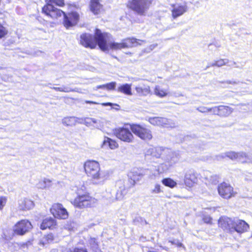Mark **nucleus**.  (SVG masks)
I'll list each match as a JSON object with an SVG mask.
<instances>
[{
  "label": "nucleus",
  "instance_id": "obj_1",
  "mask_svg": "<svg viewBox=\"0 0 252 252\" xmlns=\"http://www.w3.org/2000/svg\"><path fill=\"white\" fill-rule=\"evenodd\" d=\"M139 40L132 37L125 39L121 43L113 42L110 34L102 32L98 29H95L94 35L87 33L80 35V43L83 46L93 49L97 45L104 52L108 51L110 49L117 50L135 46L139 44L138 42Z\"/></svg>",
  "mask_w": 252,
  "mask_h": 252
},
{
  "label": "nucleus",
  "instance_id": "obj_2",
  "mask_svg": "<svg viewBox=\"0 0 252 252\" xmlns=\"http://www.w3.org/2000/svg\"><path fill=\"white\" fill-rule=\"evenodd\" d=\"M150 172L148 169L133 168L127 175L128 180L127 181L120 180L117 182L116 186L119 187V189L115 193V198L113 199L112 201L122 200L126 194L128 189L133 187L136 182L139 181L144 176L149 175Z\"/></svg>",
  "mask_w": 252,
  "mask_h": 252
},
{
  "label": "nucleus",
  "instance_id": "obj_3",
  "mask_svg": "<svg viewBox=\"0 0 252 252\" xmlns=\"http://www.w3.org/2000/svg\"><path fill=\"white\" fill-rule=\"evenodd\" d=\"M84 166L86 173L90 178L93 184H101L105 179L103 172L100 171L99 164L97 161H87Z\"/></svg>",
  "mask_w": 252,
  "mask_h": 252
},
{
  "label": "nucleus",
  "instance_id": "obj_4",
  "mask_svg": "<svg viewBox=\"0 0 252 252\" xmlns=\"http://www.w3.org/2000/svg\"><path fill=\"white\" fill-rule=\"evenodd\" d=\"M46 4L42 9V12L47 17L53 19L61 17L64 12L62 10L55 7L53 4L60 6L64 5L63 0H45Z\"/></svg>",
  "mask_w": 252,
  "mask_h": 252
},
{
  "label": "nucleus",
  "instance_id": "obj_5",
  "mask_svg": "<svg viewBox=\"0 0 252 252\" xmlns=\"http://www.w3.org/2000/svg\"><path fill=\"white\" fill-rule=\"evenodd\" d=\"M153 0H131L128 1V7L138 15L144 16L149 10Z\"/></svg>",
  "mask_w": 252,
  "mask_h": 252
},
{
  "label": "nucleus",
  "instance_id": "obj_6",
  "mask_svg": "<svg viewBox=\"0 0 252 252\" xmlns=\"http://www.w3.org/2000/svg\"><path fill=\"white\" fill-rule=\"evenodd\" d=\"M129 126L131 131L141 139L145 141L152 139L153 136L150 129L137 124H130Z\"/></svg>",
  "mask_w": 252,
  "mask_h": 252
},
{
  "label": "nucleus",
  "instance_id": "obj_7",
  "mask_svg": "<svg viewBox=\"0 0 252 252\" xmlns=\"http://www.w3.org/2000/svg\"><path fill=\"white\" fill-rule=\"evenodd\" d=\"M32 228L31 222L28 220H22L18 221L13 227L15 234L23 236L29 232Z\"/></svg>",
  "mask_w": 252,
  "mask_h": 252
},
{
  "label": "nucleus",
  "instance_id": "obj_8",
  "mask_svg": "<svg viewBox=\"0 0 252 252\" xmlns=\"http://www.w3.org/2000/svg\"><path fill=\"white\" fill-rule=\"evenodd\" d=\"M235 219H232L226 216H221L219 220L218 224L224 231L233 233L234 229Z\"/></svg>",
  "mask_w": 252,
  "mask_h": 252
},
{
  "label": "nucleus",
  "instance_id": "obj_9",
  "mask_svg": "<svg viewBox=\"0 0 252 252\" xmlns=\"http://www.w3.org/2000/svg\"><path fill=\"white\" fill-rule=\"evenodd\" d=\"M116 136L124 142L130 143L133 139V136L128 128L122 127L113 130Z\"/></svg>",
  "mask_w": 252,
  "mask_h": 252
},
{
  "label": "nucleus",
  "instance_id": "obj_10",
  "mask_svg": "<svg viewBox=\"0 0 252 252\" xmlns=\"http://www.w3.org/2000/svg\"><path fill=\"white\" fill-rule=\"evenodd\" d=\"M51 214L56 218L59 219H66L68 217V213L62 204L55 203L50 209Z\"/></svg>",
  "mask_w": 252,
  "mask_h": 252
},
{
  "label": "nucleus",
  "instance_id": "obj_11",
  "mask_svg": "<svg viewBox=\"0 0 252 252\" xmlns=\"http://www.w3.org/2000/svg\"><path fill=\"white\" fill-rule=\"evenodd\" d=\"M92 198L88 194L78 195L73 201L74 205L78 208L90 207Z\"/></svg>",
  "mask_w": 252,
  "mask_h": 252
},
{
  "label": "nucleus",
  "instance_id": "obj_12",
  "mask_svg": "<svg viewBox=\"0 0 252 252\" xmlns=\"http://www.w3.org/2000/svg\"><path fill=\"white\" fill-rule=\"evenodd\" d=\"M218 191L219 195L224 199H229L234 195L233 188L225 182L218 185Z\"/></svg>",
  "mask_w": 252,
  "mask_h": 252
},
{
  "label": "nucleus",
  "instance_id": "obj_13",
  "mask_svg": "<svg viewBox=\"0 0 252 252\" xmlns=\"http://www.w3.org/2000/svg\"><path fill=\"white\" fill-rule=\"evenodd\" d=\"M150 124L154 126H161L163 127H174L175 124L171 119L164 117H155L149 119Z\"/></svg>",
  "mask_w": 252,
  "mask_h": 252
},
{
  "label": "nucleus",
  "instance_id": "obj_14",
  "mask_svg": "<svg viewBox=\"0 0 252 252\" xmlns=\"http://www.w3.org/2000/svg\"><path fill=\"white\" fill-rule=\"evenodd\" d=\"M63 16V24L66 29L76 25L79 19V15L76 12H72L67 14L64 13Z\"/></svg>",
  "mask_w": 252,
  "mask_h": 252
},
{
  "label": "nucleus",
  "instance_id": "obj_15",
  "mask_svg": "<svg viewBox=\"0 0 252 252\" xmlns=\"http://www.w3.org/2000/svg\"><path fill=\"white\" fill-rule=\"evenodd\" d=\"M198 181L197 173L192 168L187 170L185 172L184 182L189 187H191Z\"/></svg>",
  "mask_w": 252,
  "mask_h": 252
},
{
  "label": "nucleus",
  "instance_id": "obj_16",
  "mask_svg": "<svg viewBox=\"0 0 252 252\" xmlns=\"http://www.w3.org/2000/svg\"><path fill=\"white\" fill-rule=\"evenodd\" d=\"M234 232L242 233L248 231L249 229V225L243 220L235 219Z\"/></svg>",
  "mask_w": 252,
  "mask_h": 252
},
{
  "label": "nucleus",
  "instance_id": "obj_17",
  "mask_svg": "<svg viewBox=\"0 0 252 252\" xmlns=\"http://www.w3.org/2000/svg\"><path fill=\"white\" fill-rule=\"evenodd\" d=\"M100 0H90L89 8L94 15L100 14L103 8V5L100 2Z\"/></svg>",
  "mask_w": 252,
  "mask_h": 252
},
{
  "label": "nucleus",
  "instance_id": "obj_18",
  "mask_svg": "<svg viewBox=\"0 0 252 252\" xmlns=\"http://www.w3.org/2000/svg\"><path fill=\"white\" fill-rule=\"evenodd\" d=\"M19 208L21 210L27 211L33 208L34 204L32 201L26 198H22L18 201Z\"/></svg>",
  "mask_w": 252,
  "mask_h": 252
},
{
  "label": "nucleus",
  "instance_id": "obj_19",
  "mask_svg": "<svg viewBox=\"0 0 252 252\" xmlns=\"http://www.w3.org/2000/svg\"><path fill=\"white\" fill-rule=\"evenodd\" d=\"M57 225L56 220L52 217H47L43 220L40 224V229L45 230L47 228L52 229L55 227Z\"/></svg>",
  "mask_w": 252,
  "mask_h": 252
},
{
  "label": "nucleus",
  "instance_id": "obj_20",
  "mask_svg": "<svg viewBox=\"0 0 252 252\" xmlns=\"http://www.w3.org/2000/svg\"><path fill=\"white\" fill-rule=\"evenodd\" d=\"M187 6L185 5H179L174 7L172 10V15L174 19H176L177 17L182 15L187 10Z\"/></svg>",
  "mask_w": 252,
  "mask_h": 252
},
{
  "label": "nucleus",
  "instance_id": "obj_21",
  "mask_svg": "<svg viewBox=\"0 0 252 252\" xmlns=\"http://www.w3.org/2000/svg\"><path fill=\"white\" fill-rule=\"evenodd\" d=\"M117 91L127 95H131V84L126 83L120 85L117 88Z\"/></svg>",
  "mask_w": 252,
  "mask_h": 252
},
{
  "label": "nucleus",
  "instance_id": "obj_22",
  "mask_svg": "<svg viewBox=\"0 0 252 252\" xmlns=\"http://www.w3.org/2000/svg\"><path fill=\"white\" fill-rule=\"evenodd\" d=\"M237 152L229 151L216 156V158L217 160H220L227 157L232 160H235L237 159Z\"/></svg>",
  "mask_w": 252,
  "mask_h": 252
},
{
  "label": "nucleus",
  "instance_id": "obj_23",
  "mask_svg": "<svg viewBox=\"0 0 252 252\" xmlns=\"http://www.w3.org/2000/svg\"><path fill=\"white\" fill-rule=\"evenodd\" d=\"M108 146L111 149H114L118 147V143L114 140L105 136L102 144V147Z\"/></svg>",
  "mask_w": 252,
  "mask_h": 252
},
{
  "label": "nucleus",
  "instance_id": "obj_24",
  "mask_svg": "<svg viewBox=\"0 0 252 252\" xmlns=\"http://www.w3.org/2000/svg\"><path fill=\"white\" fill-rule=\"evenodd\" d=\"M231 108L229 106L223 105L218 106V115L220 117H226L231 114Z\"/></svg>",
  "mask_w": 252,
  "mask_h": 252
},
{
  "label": "nucleus",
  "instance_id": "obj_25",
  "mask_svg": "<svg viewBox=\"0 0 252 252\" xmlns=\"http://www.w3.org/2000/svg\"><path fill=\"white\" fill-rule=\"evenodd\" d=\"M77 119L76 117H66L62 120V123L65 126H74L77 123Z\"/></svg>",
  "mask_w": 252,
  "mask_h": 252
},
{
  "label": "nucleus",
  "instance_id": "obj_26",
  "mask_svg": "<svg viewBox=\"0 0 252 252\" xmlns=\"http://www.w3.org/2000/svg\"><path fill=\"white\" fill-rule=\"evenodd\" d=\"M236 160L242 163L251 162L252 158L251 159L249 156L244 152H237Z\"/></svg>",
  "mask_w": 252,
  "mask_h": 252
},
{
  "label": "nucleus",
  "instance_id": "obj_27",
  "mask_svg": "<svg viewBox=\"0 0 252 252\" xmlns=\"http://www.w3.org/2000/svg\"><path fill=\"white\" fill-rule=\"evenodd\" d=\"M54 240V236L52 234L45 235L39 241V245L45 247L46 244H50Z\"/></svg>",
  "mask_w": 252,
  "mask_h": 252
},
{
  "label": "nucleus",
  "instance_id": "obj_28",
  "mask_svg": "<svg viewBox=\"0 0 252 252\" xmlns=\"http://www.w3.org/2000/svg\"><path fill=\"white\" fill-rule=\"evenodd\" d=\"M87 119L88 120L92 121V122L95 124V126H94L99 129L102 128L105 124V120L103 118H100L99 119L88 118Z\"/></svg>",
  "mask_w": 252,
  "mask_h": 252
},
{
  "label": "nucleus",
  "instance_id": "obj_29",
  "mask_svg": "<svg viewBox=\"0 0 252 252\" xmlns=\"http://www.w3.org/2000/svg\"><path fill=\"white\" fill-rule=\"evenodd\" d=\"M179 155L176 152L171 153L167 157V160L170 165H172L177 162L180 159Z\"/></svg>",
  "mask_w": 252,
  "mask_h": 252
},
{
  "label": "nucleus",
  "instance_id": "obj_30",
  "mask_svg": "<svg viewBox=\"0 0 252 252\" xmlns=\"http://www.w3.org/2000/svg\"><path fill=\"white\" fill-rule=\"evenodd\" d=\"M161 183L165 186L170 188H173L177 185V183L170 178H163L161 181Z\"/></svg>",
  "mask_w": 252,
  "mask_h": 252
},
{
  "label": "nucleus",
  "instance_id": "obj_31",
  "mask_svg": "<svg viewBox=\"0 0 252 252\" xmlns=\"http://www.w3.org/2000/svg\"><path fill=\"white\" fill-rule=\"evenodd\" d=\"M89 243L92 252H99L100 251L97 242L95 238H91L89 241Z\"/></svg>",
  "mask_w": 252,
  "mask_h": 252
},
{
  "label": "nucleus",
  "instance_id": "obj_32",
  "mask_svg": "<svg viewBox=\"0 0 252 252\" xmlns=\"http://www.w3.org/2000/svg\"><path fill=\"white\" fill-rule=\"evenodd\" d=\"M117 83L116 82H111L102 85H98L96 87L97 89H106L107 90H114L116 87Z\"/></svg>",
  "mask_w": 252,
  "mask_h": 252
},
{
  "label": "nucleus",
  "instance_id": "obj_33",
  "mask_svg": "<svg viewBox=\"0 0 252 252\" xmlns=\"http://www.w3.org/2000/svg\"><path fill=\"white\" fill-rule=\"evenodd\" d=\"M135 90L136 92L141 95H146L150 92L149 87L142 88L140 86L136 87Z\"/></svg>",
  "mask_w": 252,
  "mask_h": 252
},
{
  "label": "nucleus",
  "instance_id": "obj_34",
  "mask_svg": "<svg viewBox=\"0 0 252 252\" xmlns=\"http://www.w3.org/2000/svg\"><path fill=\"white\" fill-rule=\"evenodd\" d=\"M32 240H30L26 242H20L18 244L19 248L24 251L27 250L32 245Z\"/></svg>",
  "mask_w": 252,
  "mask_h": 252
},
{
  "label": "nucleus",
  "instance_id": "obj_35",
  "mask_svg": "<svg viewBox=\"0 0 252 252\" xmlns=\"http://www.w3.org/2000/svg\"><path fill=\"white\" fill-rule=\"evenodd\" d=\"M77 223L73 220L67 221L65 225V228L70 231H75L77 229Z\"/></svg>",
  "mask_w": 252,
  "mask_h": 252
},
{
  "label": "nucleus",
  "instance_id": "obj_36",
  "mask_svg": "<svg viewBox=\"0 0 252 252\" xmlns=\"http://www.w3.org/2000/svg\"><path fill=\"white\" fill-rule=\"evenodd\" d=\"M155 94L156 95L160 97H163L167 94L166 92L163 89H161L158 86H156L155 88Z\"/></svg>",
  "mask_w": 252,
  "mask_h": 252
},
{
  "label": "nucleus",
  "instance_id": "obj_37",
  "mask_svg": "<svg viewBox=\"0 0 252 252\" xmlns=\"http://www.w3.org/2000/svg\"><path fill=\"white\" fill-rule=\"evenodd\" d=\"M68 252H89L88 249L85 246H76L72 249H69Z\"/></svg>",
  "mask_w": 252,
  "mask_h": 252
},
{
  "label": "nucleus",
  "instance_id": "obj_38",
  "mask_svg": "<svg viewBox=\"0 0 252 252\" xmlns=\"http://www.w3.org/2000/svg\"><path fill=\"white\" fill-rule=\"evenodd\" d=\"M46 183L50 184L51 181L49 179H44V181L40 182L37 185L39 189H44L47 188Z\"/></svg>",
  "mask_w": 252,
  "mask_h": 252
},
{
  "label": "nucleus",
  "instance_id": "obj_39",
  "mask_svg": "<svg viewBox=\"0 0 252 252\" xmlns=\"http://www.w3.org/2000/svg\"><path fill=\"white\" fill-rule=\"evenodd\" d=\"M8 32L6 28L0 23V39L4 37Z\"/></svg>",
  "mask_w": 252,
  "mask_h": 252
},
{
  "label": "nucleus",
  "instance_id": "obj_40",
  "mask_svg": "<svg viewBox=\"0 0 252 252\" xmlns=\"http://www.w3.org/2000/svg\"><path fill=\"white\" fill-rule=\"evenodd\" d=\"M162 191L161 189V186L159 184H157L155 185L154 188L152 189L151 192L152 193H159Z\"/></svg>",
  "mask_w": 252,
  "mask_h": 252
},
{
  "label": "nucleus",
  "instance_id": "obj_41",
  "mask_svg": "<svg viewBox=\"0 0 252 252\" xmlns=\"http://www.w3.org/2000/svg\"><path fill=\"white\" fill-rule=\"evenodd\" d=\"M153 149H154L153 148H150L146 151L145 154V157L147 159H148V160L152 159L151 158H150V156H151V155H152V152H154Z\"/></svg>",
  "mask_w": 252,
  "mask_h": 252
},
{
  "label": "nucleus",
  "instance_id": "obj_42",
  "mask_svg": "<svg viewBox=\"0 0 252 252\" xmlns=\"http://www.w3.org/2000/svg\"><path fill=\"white\" fill-rule=\"evenodd\" d=\"M202 220L204 223L207 224H211L212 221V218L209 216H204L202 218Z\"/></svg>",
  "mask_w": 252,
  "mask_h": 252
},
{
  "label": "nucleus",
  "instance_id": "obj_43",
  "mask_svg": "<svg viewBox=\"0 0 252 252\" xmlns=\"http://www.w3.org/2000/svg\"><path fill=\"white\" fill-rule=\"evenodd\" d=\"M6 202V199L4 196L0 197V210H2L5 206Z\"/></svg>",
  "mask_w": 252,
  "mask_h": 252
},
{
  "label": "nucleus",
  "instance_id": "obj_44",
  "mask_svg": "<svg viewBox=\"0 0 252 252\" xmlns=\"http://www.w3.org/2000/svg\"><path fill=\"white\" fill-rule=\"evenodd\" d=\"M208 112H210L214 115H218V106H215L211 108L208 107Z\"/></svg>",
  "mask_w": 252,
  "mask_h": 252
},
{
  "label": "nucleus",
  "instance_id": "obj_45",
  "mask_svg": "<svg viewBox=\"0 0 252 252\" xmlns=\"http://www.w3.org/2000/svg\"><path fill=\"white\" fill-rule=\"evenodd\" d=\"M158 46V44H153L150 45L148 47L146 48L145 49L144 52L146 53H150L151 51H152L153 50H154L156 47H157Z\"/></svg>",
  "mask_w": 252,
  "mask_h": 252
},
{
  "label": "nucleus",
  "instance_id": "obj_46",
  "mask_svg": "<svg viewBox=\"0 0 252 252\" xmlns=\"http://www.w3.org/2000/svg\"><path fill=\"white\" fill-rule=\"evenodd\" d=\"M153 152H152V155H151V156H150V157H151V158H159L160 156V154L159 153V152H157V150L155 148H154L153 149Z\"/></svg>",
  "mask_w": 252,
  "mask_h": 252
},
{
  "label": "nucleus",
  "instance_id": "obj_47",
  "mask_svg": "<svg viewBox=\"0 0 252 252\" xmlns=\"http://www.w3.org/2000/svg\"><path fill=\"white\" fill-rule=\"evenodd\" d=\"M196 110L201 113H206L208 112V107L205 106H199L196 108Z\"/></svg>",
  "mask_w": 252,
  "mask_h": 252
},
{
  "label": "nucleus",
  "instance_id": "obj_48",
  "mask_svg": "<svg viewBox=\"0 0 252 252\" xmlns=\"http://www.w3.org/2000/svg\"><path fill=\"white\" fill-rule=\"evenodd\" d=\"M210 181L213 184H217L219 182V177L217 175L211 177Z\"/></svg>",
  "mask_w": 252,
  "mask_h": 252
},
{
  "label": "nucleus",
  "instance_id": "obj_49",
  "mask_svg": "<svg viewBox=\"0 0 252 252\" xmlns=\"http://www.w3.org/2000/svg\"><path fill=\"white\" fill-rule=\"evenodd\" d=\"M188 152H194V153H198L199 152L200 150L199 148L195 147L194 149H193L192 147H188L187 149Z\"/></svg>",
  "mask_w": 252,
  "mask_h": 252
},
{
  "label": "nucleus",
  "instance_id": "obj_50",
  "mask_svg": "<svg viewBox=\"0 0 252 252\" xmlns=\"http://www.w3.org/2000/svg\"><path fill=\"white\" fill-rule=\"evenodd\" d=\"M75 90L69 87L66 86H63L62 87V92L69 93L71 92H74Z\"/></svg>",
  "mask_w": 252,
  "mask_h": 252
},
{
  "label": "nucleus",
  "instance_id": "obj_51",
  "mask_svg": "<svg viewBox=\"0 0 252 252\" xmlns=\"http://www.w3.org/2000/svg\"><path fill=\"white\" fill-rule=\"evenodd\" d=\"M143 220V219L142 217H136L133 219V221L135 224H137V223L142 222Z\"/></svg>",
  "mask_w": 252,
  "mask_h": 252
},
{
  "label": "nucleus",
  "instance_id": "obj_52",
  "mask_svg": "<svg viewBox=\"0 0 252 252\" xmlns=\"http://www.w3.org/2000/svg\"><path fill=\"white\" fill-rule=\"evenodd\" d=\"M217 62V66L221 67L224 65V63L222 59H220L219 60L216 61Z\"/></svg>",
  "mask_w": 252,
  "mask_h": 252
},
{
  "label": "nucleus",
  "instance_id": "obj_53",
  "mask_svg": "<svg viewBox=\"0 0 252 252\" xmlns=\"http://www.w3.org/2000/svg\"><path fill=\"white\" fill-rule=\"evenodd\" d=\"M88 118H86L84 119V124L87 126H93L92 124V123H93L92 121L88 120L87 119Z\"/></svg>",
  "mask_w": 252,
  "mask_h": 252
},
{
  "label": "nucleus",
  "instance_id": "obj_54",
  "mask_svg": "<svg viewBox=\"0 0 252 252\" xmlns=\"http://www.w3.org/2000/svg\"><path fill=\"white\" fill-rule=\"evenodd\" d=\"M225 82L227 84H232V85H236V84H238L239 83V81H231V80H227Z\"/></svg>",
  "mask_w": 252,
  "mask_h": 252
},
{
  "label": "nucleus",
  "instance_id": "obj_55",
  "mask_svg": "<svg viewBox=\"0 0 252 252\" xmlns=\"http://www.w3.org/2000/svg\"><path fill=\"white\" fill-rule=\"evenodd\" d=\"M56 91L62 92V87H50Z\"/></svg>",
  "mask_w": 252,
  "mask_h": 252
},
{
  "label": "nucleus",
  "instance_id": "obj_56",
  "mask_svg": "<svg viewBox=\"0 0 252 252\" xmlns=\"http://www.w3.org/2000/svg\"><path fill=\"white\" fill-rule=\"evenodd\" d=\"M85 102L87 104H96V102L90 100H86Z\"/></svg>",
  "mask_w": 252,
  "mask_h": 252
},
{
  "label": "nucleus",
  "instance_id": "obj_57",
  "mask_svg": "<svg viewBox=\"0 0 252 252\" xmlns=\"http://www.w3.org/2000/svg\"><path fill=\"white\" fill-rule=\"evenodd\" d=\"M77 120H80V122H78V123L81 124H84V120H83L82 118H78V119H77Z\"/></svg>",
  "mask_w": 252,
  "mask_h": 252
},
{
  "label": "nucleus",
  "instance_id": "obj_58",
  "mask_svg": "<svg viewBox=\"0 0 252 252\" xmlns=\"http://www.w3.org/2000/svg\"><path fill=\"white\" fill-rule=\"evenodd\" d=\"M222 60H223V61H224V65L227 64L229 62V60L227 59H222Z\"/></svg>",
  "mask_w": 252,
  "mask_h": 252
},
{
  "label": "nucleus",
  "instance_id": "obj_59",
  "mask_svg": "<svg viewBox=\"0 0 252 252\" xmlns=\"http://www.w3.org/2000/svg\"><path fill=\"white\" fill-rule=\"evenodd\" d=\"M177 246L178 247H182L183 246V244L182 243H181V242H177Z\"/></svg>",
  "mask_w": 252,
  "mask_h": 252
},
{
  "label": "nucleus",
  "instance_id": "obj_60",
  "mask_svg": "<svg viewBox=\"0 0 252 252\" xmlns=\"http://www.w3.org/2000/svg\"><path fill=\"white\" fill-rule=\"evenodd\" d=\"M210 65H211L212 66H217V62H216V61H215V62H214V63H210Z\"/></svg>",
  "mask_w": 252,
  "mask_h": 252
},
{
  "label": "nucleus",
  "instance_id": "obj_61",
  "mask_svg": "<svg viewBox=\"0 0 252 252\" xmlns=\"http://www.w3.org/2000/svg\"><path fill=\"white\" fill-rule=\"evenodd\" d=\"M236 64V62H233L231 63H230L229 64H228L227 65L229 66H231L235 65Z\"/></svg>",
  "mask_w": 252,
  "mask_h": 252
},
{
  "label": "nucleus",
  "instance_id": "obj_62",
  "mask_svg": "<svg viewBox=\"0 0 252 252\" xmlns=\"http://www.w3.org/2000/svg\"><path fill=\"white\" fill-rule=\"evenodd\" d=\"M212 66L210 65V63H209L206 68H205V70H206L207 68H209L210 67Z\"/></svg>",
  "mask_w": 252,
  "mask_h": 252
},
{
  "label": "nucleus",
  "instance_id": "obj_63",
  "mask_svg": "<svg viewBox=\"0 0 252 252\" xmlns=\"http://www.w3.org/2000/svg\"><path fill=\"white\" fill-rule=\"evenodd\" d=\"M47 188H49L51 186V183L49 184L48 183H46Z\"/></svg>",
  "mask_w": 252,
  "mask_h": 252
},
{
  "label": "nucleus",
  "instance_id": "obj_64",
  "mask_svg": "<svg viewBox=\"0 0 252 252\" xmlns=\"http://www.w3.org/2000/svg\"><path fill=\"white\" fill-rule=\"evenodd\" d=\"M213 45V44H210L209 45L208 47H209V48H211Z\"/></svg>",
  "mask_w": 252,
  "mask_h": 252
}]
</instances>
